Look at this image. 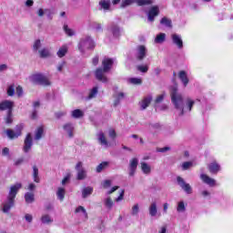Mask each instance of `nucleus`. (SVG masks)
I'll use <instances>...</instances> for the list:
<instances>
[{
	"instance_id": "052dcab7",
	"label": "nucleus",
	"mask_w": 233,
	"mask_h": 233,
	"mask_svg": "<svg viewBox=\"0 0 233 233\" xmlns=\"http://www.w3.org/2000/svg\"><path fill=\"white\" fill-rule=\"evenodd\" d=\"M25 221H27V223H32L34 217H32V215H30V214H25Z\"/></svg>"
},
{
	"instance_id": "b1692460",
	"label": "nucleus",
	"mask_w": 233,
	"mask_h": 233,
	"mask_svg": "<svg viewBox=\"0 0 233 233\" xmlns=\"http://www.w3.org/2000/svg\"><path fill=\"white\" fill-rule=\"evenodd\" d=\"M148 212H149V216L151 218H156V216H157V202H152L149 205Z\"/></svg>"
},
{
	"instance_id": "aec40b11",
	"label": "nucleus",
	"mask_w": 233,
	"mask_h": 233,
	"mask_svg": "<svg viewBox=\"0 0 233 233\" xmlns=\"http://www.w3.org/2000/svg\"><path fill=\"white\" fill-rule=\"evenodd\" d=\"M208 168L210 174H218L221 170V166L218 162H211L208 164Z\"/></svg>"
},
{
	"instance_id": "7c9ffc66",
	"label": "nucleus",
	"mask_w": 233,
	"mask_h": 233,
	"mask_svg": "<svg viewBox=\"0 0 233 233\" xmlns=\"http://www.w3.org/2000/svg\"><path fill=\"white\" fill-rule=\"evenodd\" d=\"M141 170L143 172V174H150V172H152V167H150V166L147 163V162H141Z\"/></svg>"
},
{
	"instance_id": "dca6fc26",
	"label": "nucleus",
	"mask_w": 233,
	"mask_h": 233,
	"mask_svg": "<svg viewBox=\"0 0 233 233\" xmlns=\"http://www.w3.org/2000/svg\"><path fill=\"white\" fill-rule=\"evenodd\" d=\"M171 39H172L173 45H176V46H177V48H179V49L183 48V39L181 38L180 35L172 34Z\"/></svg>"
},
{
	"instance_id": "4d7b16f0",
	"label": "nucleus",
	"mask_w": 233,
	"mask_h": 233,
	"mask_svg": "<svg viewBox=\"0 0 233 233\" xmlns=\"http://www.w3.org/2000/svg\"><path fill=\"white\" fill-rule=\"evenodd\" d=\"M102 185L104 188H108L112 186V180H105Z\"/></svg>"
},
{
	"instance_id": "bf43d9fd",
	"label": "nucleus",
	"mask_w": 233,
	"mask_h": 233,
	"mask_svg": "<svg viewBox=\"0 0 233 233\" xmlns=\"http://www.w3.org/2000/svg\"><path fill=\"white\" fill-rule=\"evenodd\" d=\"M168 150H170L169 147L157 148V152H161V153L168 152Z\"/></svg>"
},
{
	"instance_id": "6e6552de",
	"label": "nucleus",
	"mask_w": 233,
	"mask_h": 233,
	"mask_svg": "<svg viewBox=\"0 0 233 233\" xmlns=\"http://www.w3.org/2000/svg\"><path fill=\"white\" fill-rule=\"evenodd\" d=\"M177 181L178 186L182 188V190H184V192H186V194H192V186L187 183L183 177H177Z\"/></svg>"
},
{
	"instance_id": "ea45409f",
	"label": "nucleus",
	"mask_w": 233,
	"mask_h": 233,
	"mask_svg": "<svg viewBox=\"0 0 233 233\" xmlns=\"http://www.w3.org/2000/svg\"><path fill=\"white\" fill-rule=\"evenodd\" d=\"M34 198H35V195L33 192H26L25 194V200L27 203H34V199H35Z\"/></svg>"
},
{
	"instance_id": "bb28decb",
	"label": "nucleus",
	"mask_w": 233,
	"mask_h": 233,
	"mask_svg": "<svg viewBox=\"0 0 233 233\" xmlns=\"http://www.w3.org/2000/svg\"><path fill=\"white\" fill-rule=\"evenodd\" d=\"M40 221L43 225H51V223H54V218L48 214H44L42 215Z\"/></svg>"
},
{
	"instance_id": "f3484780",
	"label": "nucleus",
	"mask_w": 233,
	"mask_h": 233,
	"mask_svg": "<svg viewBox=\"0 0 233 233\" xmlns=\"http://www.w3.org/2000/svg\"><path fill=\"white\" fill-rule=\"evenodd\" d=\"M6 134L9 139H17V137L21 136V127L17 126L16 131L7 129Z\"/></svg>"
},
{
	"instance_id": "4be33fe9",
	"label": "nucleus",
	"mask_w": 233,
	"mask_h": 233,
	"mask_svg": "<svg viewBox=\"0 0 233 233\" xmlns=\"http://www.w3.org/2000/svg\"><path fill=\"white\" fill-rule=\"evenodd\" d=\"M200 179H202V181L204 183H206V185H209V187H215L216 186V179L208 177V175L201 174L200 175Z\"/></svg>"
},
{
	"instance_id": "393cba45",
	"label": "nucleus",
	"mask_w": 233,
	"mask_h": 233,
	"mask_svg": "<svg viewBox=\"0 0 233 233\" xmlns=\"http://www.w3.org/2000/svg\"><path fill=\"white\" fill-rule=\"evenodd\" d=\"M38 54L42 59L52 57V53L50 52V49H48L47 47H44L43 49L39 50Z\"/></svg>"
},
{
	"instance_id": "49530a36",
	"label": "nucleus",
	"mask_w": 233,
	"mask_h": 233,
	"mask_svg": "<svg viewBox=\"0 0 233 233\" xmlns=\"http://www.w3.org/2000/svg\"><path fill=\"white\" fill-rule=\"evenodd\" d=\"M64 31L66 32V35L72 36L75 35L74 30L68 27V25H64Z\"/></svg>"
},
{
	"instance_id": "c9c22d12",
	"label": "nucleus",
	"mask_w": 233,
	"mask_h": 233,
	"mask_svg": "<svg viewBox=\"0 0 233 233\" xmlns=\"http://www.w3.org/2000/svg\"><path fill=\"white\" fill-rule=\"evenodd\" d=\"M98 92H99V88L97 86L93 87L89 91L87 99H94V97H96L97 96Z\"/></svg>"
},
{
	"instance_id": "2f4dec72",
	"label": "nucleus",
	"mask_w": 233,
	"mask_h": 233,
	"mask_svg": "<svg viewBox=\"0 0 233 233\" xmlns=\"http://www.w3.org/2000/svg\"><path fill=\"white\" fill-rule=\"evenodd\" d=\"M83 116H85V113L81 109H75L71 112V117L74 119H79Z\"/></svg>"
},
{
	"instance_id": "473e14b6",
	"label": "nucleus",
	"mask_w": 233,
	"mask_h": 233,
	"mask_svg": "<svg viewBox=\"0 0 233 233\" xmlns=\"http://www.w3.org/2000/svg\"><path fill=\"white\" fill-rule=\"evenodd\" d=\"M167 38V35L165 33L158 34L155 38V43L157 45H161V43H165V39Z\"/></svg>"
},
{
	"instance_id": "2eb2a0df",
	"label": "nucleus",
	"mask_w": 233,
	"mask_h": 233,
	"mask_svg": "<svg viewBox=\"0 0 233 233\" xmlns=\"http://www.w3.org/2000/svg\"><path fill=\"white\" fill-rule=\"evenodd\" d=\"M150 103H152V96H145L139 103L140 110H147L148 106H150Z\"/></svg>"
},
{
	"instance_id": "e2e57ef3",
	"label": "nucleus",
	"mask_w": 233,
	"mask_h": 233,
	"mask_svg": "<svg viewBox=\"0 0 233 233\" xmlns=\"http://www.w3.org/2000/svg\"><path fill=\"white\" fill-rule=\"evenodd\" d=\"M65 65H66V62L64 61L58 64L57 66L58 72H63V68H65Z\"/></svg>"
},
{
	"instance_id": "cd10ccee",
	"label": "nucleus",
	"mask_w": 233,
	"mask_h": 233,
	"mask_svg": "<svg viewBox=\"0 0 233 233\" xmlns=\"http://www.w3.org/2000/svg\"><path fill=\"white\" fill-rule=\"evenodd\" d=\"M68 54V46H62L56 52V56L60 58L65 57Z\"/></svg>"
},
{
	"instance_id": "c756f323",
	"label": "nucleus",
	"mask_w": 233,
	"mask_h": 233,
	"mask_svg": "<svg viewBox=\"0 0 233 233\" xmlns=\"http://www.w3.org/2000/svg\"><path fill=\"white\" fill-rule=\"evenodd\" d=\"M92 192H94V187H86L82 190V198L83 199H86L88 196H91Z\"/></svg>"
},
{
	"instance_id": "603ef678",
	"label": "nucleus",
	"mask_w": 233,
	"mask_h": 233,
	"mask_svg": "<svg viewBox=\"0 0 233 233\" xmlns=\"http://www.w3.org/2000/svg\"><path fill=\"white\" fill-rule=\"evenodd\" d=\"M13 119H12V111H7V116L5 117V123L7 125H10L12 123Z\"/></svg>"
},
{
	"instance_id": "0e129e2a",
	"label": "nucleus",
	"mask_w": 233,
	"mask_h": 233,
	"mask_svg": "<svg viewBox=\"0 0 233 233\" xmlns=\"http://www.w3.org/2000/svg\"><path fill=\"white\" fill-rule=\"evenodd\" d=\"M16 94L18 96V97H21V96H23V87H21L20 86H18L16 87Z\"/></svg>"
},
{
	"instance_id": "864d4df0",
	"label": "nucleus",
	"mask_w": 233,
	"mask_h": 233,
	"mask_svg": "<svg viewBox=\"0 0 233 233\" xmlns=\"http://www.w3.org/2000/svg\"><path fill=\"white\" fill-rule=\"evenodd\" d=\"M56 119H61V117H65L66 116V111H58L55 114Z\"/></svg>"
},
{
	"instance_id": "5701e85b",
	"label": "nucleus",
	"mask_w": 233,
	"mask_h": 233,
	"mask_svg": "<svg viewBox=\"0 0 233 233\" xmlns=\"http://www.w3.org/2000/svg\"><path fill=\"white\" fill-rule=\"evenodd\" d=\"M109 32L114 35V37H119L121 35V28L116 24H111L109 26Z\"/></svg>"
},
{
	"instance_id": "ddd939ff",
	"label": "nucleus",
	"mask_w": 233,
	"mask_h": 233,
	"mask_svg": "<svg viewBox=\"0 0 233 233\" xmlns=\"http://www.w3.org/2000/svg\"><path fill=\"white\" fill-rule=\"evenodd\" d=\"M64 132H66V134H67L68 137L70 139H72V137H74V130H76V127L74 126V124L68 122L63 125L62 127Z\"/></svg>"
},
{
	"instance_id": "de8ad7c7",
	"label": "nucleus",
	"mask_w": 233,
	"mask_h": 233,
	"mask_svg": "<svg viewBox=\"0 0 233 233\" xmlns=\"http://www.w3.org/2000/svg\"><path fill=\"white\" fill-rule=\"evenodd\" d=\"M42 46L41 44V40H35L34 45H33V49L35 50V52H37V50H39V48Z\"/></svg>"
},
{
	"instance_id": "09e8293b",
	"label": "nucleus",
	"mask_w": 233,
	"mask_h": 233,
	"mask_svg": "<svg viewBox=\"0 0 233 233\" xmlns=\"http://www.w3.org/2000/svg\"><path fill=\"white\" fill-rule=\"evenodd\" d=\"M137 70L139 72H142L143 74H147L148 72V66H137Z\"/></svg>"
},
{
	"instance_id": "f704fd0d",
	"label": "nucleus",
	"mask_w": 233,
	"mask_h": 233,
	"mask_svg": "<svg viewBox=\"0 0 233 233\" xmlns=\"http://www.w3.org/2000/svg\"><path fill=\"white\" fill-rule=\"evenodd\" d=\"M65 194H66V191L63 187H58L56 191V196L59 199V201H63L65 199Z\"/></svg>"
},
{
	"instance_id": "412c9836",
	"label": "nucleus",
	"mask_w": 233,
	"mask_h": 233,
	"mask_svg": "<svg viewBox=\"0 0 233 233\" xmlns=\"http://www.w3.org/2000/svg\"><path fill=\"white\" fill-rule=\"evenodd\" d=\"M97 141L103 147H108V140H106V137L103 131H99L96 134Z\"/></svg>"
},
{
	"instance_id": "6ab92c4d",
	"label": "nucleus",
	"mask_w": 233,
	"mask_h": 233,
	"mask_svg": "<svg viewBox=\"0 0 233 233\" xmlns=\"http://www.w3.org/2000/svg\"><path fill=\"white\" fill-rule=\"evenodd\" d=\"M113 97H114L113 106H118V105L121 103V101H123V99H125V93L116 92L113 95Z\"/></svg>"
},
{
	"instance_id": "423d86ee",
	"label": "nucleus",
	"mask_w": 233,
	"mask_h": 233,
	"mask_svg": "<svg viewBox=\"0 0 233 233\" xmlns=\"http://www.w3.org/2000/svg\"><path fill=\"white\" fill-rule=\"evenodd\" d=\"M31 81L36 83V85H42L43 86H50V85H52L50 80L41 74L33 75L31 76Z\"/></svg>"
},
{
	"instance_id": "9b49d317",
	"label": "nucleus",
	"mask_w": 233,
	"mask_h": 233,
	"mask_svg": "<svg viewBox=\"0 0 233 233\" xmlns=\"http://www.w3.org/2000/svg\"><path fill=\"white\" fill-rule=\"evenodd\" d=\"M157 15H159V6L154 5L147 13V20L149 23H154L155 18L157 17Z\"/></svg>"
},
{
	"instance_id": "20e7f679",
	"label": "nucleus",
	"mask_w": 233,
	"mask_h": 233,
	"mask_svg": "<svg viewBox=\"0 0 233 233\" xmlns=\"http://www.w3.org/2000/svg\"><path fill=\"white\" fill-rule=\"evenodd\" d=\"M96 47V44L94 43V40L90 36H86L82 38L78 45V49L82 54H85L86 50H94Z\"/></svg>"
},
{
	"instance_id": "4468645a",
	"label": "nucleus",
	"mask_w": 233,
	"mask_h": 233,
	"mask_svg": "<svg viewBox=\"0 0 233 233\" xmlns=\"http://www.w3.org/2000/svg\"><path fill=\"white\" fill-rule=\"evenodd\" d=\"M14 109V102L10 100H5L0 103V111L7 110V112H12Z\"/></svg>"
},
{
	"instance_id": "8fccbe9b",
	"label": "nucleus",
	"mask_w": 233,
	"mask_h": 233,
	"mask_svg": "<svg viewBox=\"0 0 233 233\" xmlns=\"http://www.w3.org/2000/svg\"><path fill=\"white\" fill-rule=\"evenodd\" d=\"M194 164L190 161L182 164V170H188Z\"/></svg>"
},
{
	"instance_id": "1a4fd4ad",
	"label": "nucleus",
	"mask_w": 233,
	"mask_h": 233,
	"mask_svg": "<svg viewBox=\"0 0 233 233\" xmlns=\"http://www.w3.org/2000/svg\"><path fill=\"white\" fill-rule=\"evenodd\" d=\"M34 145V140L32 138V134H27L24 140L23 150L25 154H28L30 150H32V147Z\"/></svg>"
},
{
	"instance_id": "e433bc0d",
	"label": "nucleus",
	"mask_w": 233,
	"mask_h": 233,
	"mask_svg": "<svg viewBox=\"0 0 233 233\" xmlns=\"http://www.w3.org/2000/svg\"><path fill=\"white\" fill-rule=\"evenodd\" d=\"M105 207L108 208V210H112V207H114V201L112 200V198L107 197L104 199Z\"/></svg>"
},
{
	"instance_id": "680f3d73",
	"label": "nucleus",
	"mask_w": 233,
	"mask_h": 233,
	"mask_svg": "<svg viewBox=\"0 0 233 233\" xmlns=\"http://www.w3.org/2000/svg\"><path fill=\"white\" fill-rule=\"evenodd\" d=\"M123 198H125V190L123 189L118 198H116V202L123 201Z\"/></svg>"
},
{
	"instance_id": "3c124183",
	"label": "nucleus",
	"mask_w": 233,
	"mask_h": 233,
	"mask_svg": "<svg viewBox=\"0 0 233 233\" xmlns=\"http://www.w3.org/2000/svg\"><path fill=\"white\" fill-rule=\"evenodd\" d=\"M93 28H95V30H96V32H102L103 31V27L101 26V24H99L97 22L93 23Z\"/></svg>"
},
{
	"instance_id": "a878e982",
	"label": "nucleus",
	"mask_w": 233,
	"mask_h": 233,
	"mask_svg": "<svg viewBox=\"0 0 233 233\" xmlns=\"http://www.w3.org/2000/svg\"><path fill=\"white\" fill-rule=\"evenodd\" d=\"M45 136V129L43 127H39L35 131V141H39L43 139V137Z\"/></svg>"
},
{
	"instance_id": "72a5a7b5",
	"label": "nucleus",
	"mask_w": 233,
	"mask_h": 233,
	"mask_svg": "<svg viewBox=\"0 0 233 233\" xmlns=\"http://www.w3.org/2000/svg\"><path fill=\"white\" fill-rule=\"evenodd\" d=\"M160 25H163L164 26H167V28H172V20L168 17L164 16L160 20Z\"/></svg>"
},
{
	"instance_id": "c03bdc74",
	"label": "nucleus",
	"mask_w": 233,
	"mask_h": 233,
	"mask_svg": "<svg viewBox=\"0 0 233 233\" xmlns=\"http://www.w3.org/2000/svg\"><path fill=\"white\" fill-rule=\"evenodd\" d=\"M139 214V204H135L131 208V216H137Z\"/></svg>"
},
{
	"instance_id": "7ed1b4c3",
	"label": "nucleus",
	"mask_w": 233,
	"mask_h": 233,
	"mask_svg": "<svg viewBox=\"0 0 233 233\" xmlns=\"http://www.w3.org/2000/svg\"><path fill=\"white\" fill-rule=\"evenodd\" d=\"M114 65V59L105 57L102 61L103 68H97L95 72V76L98 81H101L102 83H108V78L105 74L106 72H110L112 69V66Z\"/></svg>"
},
{
	"instance_id": "338daca9",
	"label": "nucleus",
	"mask_w": 233,
	"mask_h": 233,
	"mask_svg": "<svg viewBox=\"0 0 233 233\" xmlns=\"http://www.w3.org/2000/svg\"><path fill=\"white\" fill-rule=\"evenodd\" d=\"M31 119H37V110L34 109L31 114Z\"/></svg>"
},
{
	"instance_id": "13d9d810",
	"label": "nucleus",
	"mask_w": 233,
	"mask_h": 233,
	"mask_svg": "<svg viewBox=\"0 0 233 233\" xmlns=\"http://www.w3.org/2000/svg\"><path fill=\"white\" fill-rule=\"evenodd\" d=\"M108 134H109V137H111V139H116V130L109 129Z\"/></svg>"
},
{
	"instance_id": "39448f33",
	"label": "nucleus",
	"mask_w": 233,
	"mask_h": 233,
	"mask_svg": "<svg viewBox=\"0 0 233 233\" xmlns=\"http://www.w3.org/2000/svg\"><path fill=\"white\" fill-rule=\"evenodd\" d=\"M152 0H122L120 4V8H127V6H132V5H137L138 6H145L152 5Z\"/></svg>"
},
{
	"instance_id": "6e6d98bb",
	"label": "nucleus",
	"mask_w": 233,
	"mask_h": 233,
	"mask_svg": "<svg viewBox=\"0 0 233 233\" xmlns=\"http://www.w3.org/2000/svg\"><path fill=\"white\" fill-rule=\"evenodd\" d=\"M165 96H167L165 93L158 95L155 100V103H162L163 99H165Z\"/></svg>"
},
{
	"instance_id": "a211bd4d",
	"label": "nucleus",
	"mask_w": 233,
	"mask_h": 233,
	"mask_svg": "<svg viewBox=\"0 0 233 233\" xmlns=\"http://www.w3.org/2000/svg\"><path fill=\"white\" fill-rule=\"evenodd\" d=\"M47 15L48 19L52 20L53 19V16H52V10L48 9V8H46V9H43V8H39L37 11H36V15L38 17H43L44 15Z\"/></svg>"
},
{
	"instance_id": "c85d7f7f",
	"label": "nucleus",
	"mask_w": 233,
	"mask_h": 233,
	"mask_svg": "<svg viewBox=\"0 0 233 233\" xmlns=\"http://www.w3.org/2000/svg\"><path fill=\"white\" fill-rule=\"evenodd\" d=\"M178 77L182 81L184 86H187V85H188V76H187L186 71H180L178 73Z\"/></svg>"
},
{
	"instance_id": "0eeeda50",
	"label": "nucleus",
	"mask_w": 233,
	"mask_h": 233,
	"mask_svg": "<svg viewBox=\"0 0 233 233\" xmlns=\"http://www.w3.org/2000/svg\"><path fill=\"white\" fill-rule=\"evenodd\" d=\"M75 168L77 172L76 179H78V181H83V179H86V170L85 169V167H83V162L80 161L76 163Z\"/></svg>"
},
{
	"instance_id": "774afa93",
	"label": "nucleus",
	"mask_w": 233,
	"mask_h": 233,
	"mask_svg": "<svg viewBox=\"0 0 233 233\" xmlns=\"http://www.w3.org/2000/svg\"><path fill=\"white\" fill-rule=\"evenodd\" d=\"M201 196L203 198H208V196H210V192L208 190H203V191H201Z\"/></svg>"
},
{
	"instance_id": "f03ea898",
	"label": "nucleus",
	"mask_w": 233,
	"mask_h": 233,
	"mask_svg": "<svg viewBox=\"0 0 233 233\" xmlns=\"http://www.w3.org/2000/svg\"><path fill=\"white\" fill-rule=\"evenodd\" d=\"M22 187L23 185H21V183H16L10 187L6 200L2 204V211L5 214H8L10 209L13 208L14 205H15V196H17V192H19Z\"/></svg>"
},
{
	"instance_id": "58836bf2",
	"label": "nucleus",
	"mask_w": 233,
	"mask_h": 233,
	"mask_svg": "<svg viewBox=\"0 0 233 233\" xmlns=\"http://www.w3.org/2000/svg\"><path fill=\"white\" fill-rule=\"evenodd\" d=\"M99 5L103 10H110V0H101Z\"/></svg>"
},
{
	"instance_id": "4c0bfd02",
	"label": "nucleus",
	"mask_w": 233,
	"mask_h": 233,
	"mask_svg": "<svg viewBox=\"0 0 233 233\" xmlns=\"http://www.w3.org/2000/svg\"><path fill=\"white\" fill-rule=\"evenodd\" d=\"M33 178L35 183H39V169L35 166L33 167Z\"/></svg>"
},
{
	"instance_id": "37998d69",
	"label": "nucleus",
	"mask_w": 233,
	"mask_h": 233,
	"mask_svg": "<svg viewBox=\"0 0 233 233\" xmlns=\"http://www.w3.org/2000/svg\"><path fill=\"white\" fill-rule=\"evenodd\" d=\"M128 83H130L131 85H142L143 80L137 77H131L128 79Z\"/></svg>"
},
{
	"instance_id": "a19ab883",
	"label": "nucleus",
	"mask_w": 233,
	"mask_h": 233,
	"mask_svg": "<svg viewBox=\"0 0 233 233\" xmlns=\"http://www.w3.org/2000/svg\"><path fill=\"white\" fill-rule=\"evenodd\" d=\"M108 167V162H102L100 163L97 167H96V173L100 174V172H103V170H105V168Z\"/></svg>"
},
{
	"instance_id": "69168bd1",
	"label": "nucleus",
	"mask_w": 233,
	"mask_h": 233,
	"mask_svg": "<svg viewBox=\"0 0 233 233\" xmlns=\"http://www.w3.org/2000/svg\"><path fill=\"white\" fill-rule=\"evenodd\" d=\"M10 154V149L8 147H5L2 151V156H8Z\"/></svg>"
},
{
	"instance_id": "79ce46f5",
	"label": "nucleus",
	"mask_w": 233,
	"mask_h": 233,
	"mask_svg": "<svg viewBox=\"0 0 233 233\" xmlns=\"http://www.w3.org/2000/svg\"><path fill=\"white\" fill-rule=\"evenodd\" d=\"M81 212L84 215L85 219H88V213H86V209H85L84 207L79 206L78 208H76V213L79 214Z\"/></svg>"
},
{
	"instance_id": "9d476101",
	"label": "nucleus",
	"mask_w": 233,
	"mask_h": 233,
	"mask_svg": "<svg viewBox=\"0 0 233 233\" xmlns=\"http://www.w3.org/2000/svg\"><path fill=\"white\" fill-rule=\"evenodd\" d=\"M137 165H139V160L137 159V157H134L129 161L128 175L130 176V177H134V176L136 175V171L137 170Z\"/></svg>"
},
{
	"instance_id": "f257e3e1",
	"label": "nucleus",
	"mask_w": 233,
	"mask_h": 233,
	"mask_svg": "<svg viewBox=\"0 0 233 233\" xmlns=\"http://www.w3.org/2000/svg\"><path fill=\"white\" fill-rule=\"evenodd\" d=\"M170 96L175 108L179 111V116H183L185 112H190L192 110V106L196 104L192 98H187L184 106L183 96L177 92V86L171 87Z\"/></svg>"
},
{
	"instance_id": "f8f14e48",
	"label": "nucleus",
	"mask_w": 233,
	"mask_h": 233,
	"mask_svg": "<svg viewBox=\"0 0 233 233\" xmlns=\"http://www.w3.org/2000/svg\"><path fill=\"white\" fill-rule=\"evenodd\" d=\"M147 46H138L137 47V51H136V57L138 61H143V59H145V57H147Z\"/></svg>"
},
{
	"instance_id": "5fc2aeb1",
	"label": "nucleus",
	"mask_w": 233,
	"mask_h": 233,
	"mask_svg": "<svg viewBox=\"0 0 233 233\" xmlns=\"http://www.w3.org/2000/svg\"><path fill=\"white\" fill-rule=\"evenodd\" d=\"M15 94V88L14 87V86H10L8 88H7V95L12 96Z\"/></svg>"
},
{
	"instance_id": "a18cd8bd",
	"label": "nucleus",
	"mask_w": 233,
	"mask_h": 233,
	"mask_svg": "<svg viewBox=\"0 0 233 233\" xmlns=\"http://www.w3.org/2000/svg\"><path fill=\"white\" fill-rule=\"evenodd\" d=\"M177 210V212H185L187 210V208L185 207V202H178Z\"/></svg>"
}]
</instances>
